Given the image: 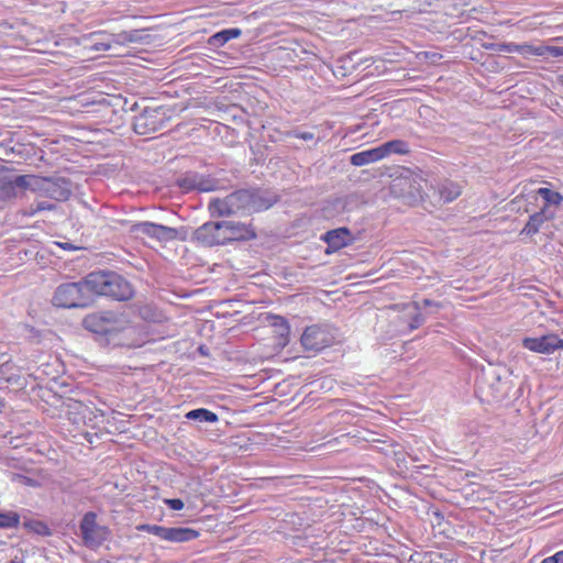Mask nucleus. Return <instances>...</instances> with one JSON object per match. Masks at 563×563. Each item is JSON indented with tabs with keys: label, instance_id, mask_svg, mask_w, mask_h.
I'll use <instances>...</instances> for the list:
<instances>
[{
	"label": "nucleus",
	"instance_id": "nucleus-1",
	"mask_svg": "<svg viewBox=\"0 0 563 563\" xmlns=\"http://www.w3.org/2000/svg\"><path fill=\"white\" fill-rule=\"evenodd\" d=\"M251 190H236L224 198H213L209 202L212 217H230L239 212L249 211Z\"/></svg>",
	"mask_w": 563,
	"mask_h": 563
},
{
	"label": "nucleus",
	"instance_id": "nucleus-2",
	"mask_svg": "<svg viewBox=\"0 0 563 563\" xmlns=\"http://www.w3.org/2000/svg\"><path fill=\"white\" fill-rule=\"evenodd\" d=\"M53 305L60 308H86L90 306L88 291L82 282L59 285L53 296Z\"/></svg>",
	"mask_w": 563,
	"mask_h": 563
},
{
	"label": "nucleus",
	"instance_id": "nucleus-3",
	"mask_svg": "<svg viewBox=\"0 0 563 563\" xmlns=\"http://www.w3.org/2000/svg\"><path fill=\"white\" fill-rule=\"evenodd\" d=\"M335 336L328 325H311L306 328L301 335V344L305 350L320 352L333 344Z\"/></svg>",
	"mask_w": 563,
	"mask_h": 563
},
{
	"label": "nucleus",
	"instance_id": "nucleus-4",
	"mask_svg": "<svg viewBox=\"0 0 563 563\" xmlns=\"http://www.w3.org/2000/svg\"><path fill=\"white\" fill-rule=\"evenodd\" d=\"M80 531L85 545L91 549L101 545L108 537V529L97 523L96 515L92 512H87L84 516Z\"/></svg>",
	"mask_w": 563,
	"mask_h": 563
},
{
	"label": "nucleus",
	"instance_id": "nucleus-5",
	"mask_svg": "<svg viewBox=\"0 0 563 563\" xmlns=\"http://www.w3.org/2000/svg\"><path fill=\"white\" fill-rule=\"evenodd\" d=\"M522 345L540 354H552L558 350H563V340L556 334L550 333L539 338H525Z\"/></svg>",
	"mask_w": 563,
	"mask_h": 563
},
{
	"label": "nucleus",
	"instance_id": "nucleus-6",
	"mask_svg": "<svg viewBox=\"0 0 563 563\" xmlns=\"http://www.w3.org/2000/svg\"><path fill=\"white\" fill-rule=\"evenodd\" d=\"M112 272H92L88 274L82 284L86 292L88 291L90 305L96 296H107Z\"/></svg>",
	"mask_w": 563,
	"mask_h": 563
},
{
	"label": "nucleus",
	"instance_id": "nucleus-7",
	"mask_svg": "<svg viewBox=\"0 0 563 563\" xmlns=\"http://www.w3.org/2000/svg\"><path fill=\"white\" fill-rule=\"evenodd\" d=\"M132 231L136 234L154 238L161 242H168L175 240L177 236L176 229L147 221L134 224Z\"/></svg>",
	"mask_w": 563,
	"mask_h": 563
},
{
	"label": "nucleus",
	"instance_id": "nucleus-8",
	"mask_svg": "<svg viewBox=\"0 0 563 563\" xmlns=\"http://www.w3.org/2000/svg\"><path fill=\"white\" fill-rule=\"evenodd\" d=\"M195 238L205 245H222L225 236L220 222H207L195 232Z\"/></svg>",
	"mask_w": 563,
	"mask_h": 563
},
{
	"label": "nucleus",
	"instance_id": "nucleus-9",
	"mask_svg": "<svg viewBox=\"0 0 563 563\" xmlns=\"http://www.w3.org/2000/svg\"><path fill=\"white\" fill-rule=\"evenodd\" d=\"M133 296V288L131 284L122 276L112 273L110 284L107 291V297H111L119 301H125Z\"/></svg>",
	"mask_w": 563,
	"mask_h": 563
},
{
	"label": "nucleus",
	"instance_id": "nucleus-10",
	"mask_svg": "<svg viewBox=\"0 0 563 563\" xmlns=\"http://www.w3.org/2000/svg\"><path fill=\"white\" fill-rule=\"evenodd\" d=\"M222 232L225 236L224 244L231 241L249 240L255 238V233L245 224L236 221H221Z\"/></svg>",
	"mask_w": 563,
	"mask_h": 563
},
{
	"label": "nucleus",
	"instance_id": "nucleus-11",
	"mask_svg": "<svg viewBox=\"0 0 563 563\" xmlns=\"http://www.w3.org/2000/svg\"><path fill=\"white\" fill-rule=\"evenodd\" d=\"M40 189L49 198L59 201L67 200L71 194L69 183L65 178H57L55 180L44 179Z\"/></svg>",
	"mask_w": 563,
	"mask_h": 563
},
{
	"label": "nucleus",
	"instance_id": "nucleus-12",
	"mask_svg": "<svg viewBox=\"0 0 563 563\" xmlns=\"http://www.w3.org/2000/svg\"><path fill=\"white\" fill-rule=\"evenodd\" d=\"M157 109H145L140 115L135 118L134 130L139 134H146L157 129Z\"/></svg>",
	"mask_w": 563,
	"mask_h": 563
},
{
	"label": "nucleus",
	"instance_id": "nucleus-13",
	"mask_svg": "<svg viewBox=\"0 0 563 563\" xmlns=\"http://www.w3.org/2000/svg\"><path fill=\"white\" fill-rule=\"evenodd\" d=\"M80 43L85 48L92 52L108 51L111 48V41L107 33L92 32L88 35H82Z\"/></svg>",
	"mask_w": 563,
	"mask_h": 563
},
{
	"label": "nucleus",
	"instance_id": "nucleus-14",
	"mask_svg": "<svg viewBox=\"0 0 563 563\" xmlns=\"http://www.w3.org/2000/svg\"><path fill=\"white\" fill-rule=\"evenodd\" d=\"M554 218V211L549 209L548 207H542L539 212L530 216L529 221L521 230V234L533 235L539 232L540 228L545 221H549Z\"/></svg>",
	"mask_w": 563,
	"mask_h": 563
},
{
	"label": "nucleus",
	"instance_id": "nucleus-15",
	"mask_svg": "<svg viewBox=\"0 0 563 563\" xmlns=\"http://www.w3.org/2000/svg\"><path fill=\"white\" fill-rule=\"evenodd\" d=\"M199 537V532L191 528L185 527H166L164 541L174 543H184L195 540Z\"/></svg>",
	"mask_w": 563,
	"mask_h": 563
},
{
	"label": "nucleus",
	"instance_id": "nucleus-16",
	"mask_svg": "<svg viewBox=\"0 0 563 563\" xmlns=\"http://www.w3.org/2000/svg\"><path fill=\"white\" fill-rule=\"evenodd\" d=\"M323 240L328 246L334 251L340 250L352 242V234L346 228H339L328 231Z\"/></svg>",
	"mask_w": 563,
	"mask_h": 563
},
{
	"label": "nucleus",
	"instance_id": "nucleus-17",
	"mask_svg": "<svg viewBox=\"0 0 563 563\" xmlns=\"http://www.w3.org/2000/svg\"><path fill=\"white\" fill-rule=\"evenodd\" d=\"M277 201L273 192L263 190H251V201L249 211H262L271 208Z\"/></svg>",
	"mask_w": 563,
	"mask_h": 563
},
{
	"label": "nucleus",
	"instance_id": "nucleus-18",
	"mask_svg": "<svg viewBox=\"0 0 563 563\" xmlns=\"http://www.w3.org/2000/svg\"><path fill=\"white\" fill-rule=\"evenodd\" d=\"M271 325L273 328L275 338H276V345L279 349L285 347L289 342V325L285 318L280 316H272L271 317Z\"/></svg>",
	"mask_w": 563,
	"mask_h": 563
},
{
	"label": "nucleus",
	"instance_id": "nucleus-19",
	"mask_svg": "<svg viewBox=\"0 0 563 563\" xmlns=\"http://www.w3.org/2000/svg\"><path fill=\"white\" fill-rule=\"evenodd\" d=\"M439 201L449 203L455 200L462 194V186L452 180H443L438 185Z\"/></svg>",
	"mask_w": 563,
	"mask_h": 563
},
{
	"label": "nucleus",
	"instance_id": "nucleus-20",
	"mask_svg": "<svg viewBox=\"0 0 563 563\" xmlns=\"http://www.w3.org/2000/svg\"><path fill=\"white\" fill-rule=\"evenodd\" d=\"M382 159L378 146L355 153L351 156L350 162L354 166H364Z\"/></svg>",
	"mask_w": 563,
	"mask_h": 563
},
{
	"label": "nucleus",
	"instance_id": "nucleus-21",
	"mask_svg": "<svg viewBox=\"0 0 563 563\" xmlns=\"http://www.w3.org/2000/svg\"><path fill=\"white\" fill-rule=\"evenodd\" d=\"M382 159L390 154H407L409 152L408 144L401 140H391L378 146Z\"/></svg>",
	"mask_w": 563,
	"mask_h": 563
},
{
	"label": "nucleus",
	"instance_id": "nucleus-22",
	"mask_svg": "<svg viewBox=\"0 0 563 563\" xmlns=\"http://www.w3.org/2000/svg\"><path fill=\"white\" fill-rule=\"evenodd\" d=\"M15 187L31 188L32 190H36L37 188L40 189L38 179L32 175L18 176L8 183L7 192L10 195L11 191H14Z\"/></svg>",
	"mask_w": 563,
	"mask_h": 563
},
{
	"label": "nucleus",
	"instance_id": "nucleus-23",
	"mask_svg": "<svg viewBox=\"0 0 563 563\" xmlns=\"http://www.w3.org/2000/svg\"><path fill=\"white\" fill-rule=\"evenodd\" d=\"M181 186L186 188L198 189L199 191H211L214 190L216 185L210 179H205L197 175L186 177L183 180Z\"/></svg>",
	"mask_w": 563,
	"mask_h": 563
},
{
	"label": "nucleus",
	"instance_id": "nucleus-24",
	"mask_svg": "<svg viewBox=\"0 0 563 563\" xmlns=\"http://www.w3.org/2000/svg\"><path fill=\"white\" fill-rule=\"evenodd\" d=\"M111 46L112 45H125L129 43H137L141 41L140 32L136 30L133 31H122L117 34H108Z\"/></svg>",
	"mask_w": 563,
	"mask_h": 563
},
{
	"label": "nucleus",
	"instance_id": "nucleus-25",
	"mask_svg": "<svg viewBox=\"0 0 563 563\" xmlns=\"http://www.w3.org/2000/svg\"><path fill=\"white\" fill-rule=\"evenodd\" d=\"M188 420H195L199 422H209L214 423L219 420L218 416L205 408L194 409L186 413L185 416Z\"/></svg>",
	"mask_w": 563,
	"mask_h": 563
},
{
	"label": "nucleus",
	"instance_id": "nucleus-26",
	"mask_svg": "<svg viewBox=\"0 0 563 563\" xmlns=\"http://www.w3.org/2000/svg\"><path fill=\"white\" fill-rule=\"evenodd\" d=\"M92 321H102L103 325H114L115 330L122 327V320L110 311L90 314L89 322L91 323Z\"/></svg>",
	"mask_w": 563,
	"mask_h": 563
},
{
	"label": "nucleus",
	"instance_id": "nucleus-27",
	"mask_svg": "<svg viewBox=\"0 0 563 563\" xmlns=\"http://www.w3.org/2000/svg\"><path fill=\"white\" fill-rule=\"evenodd\" d=\"M241 33L240 29H227L212 35L210 43L213 45H223L230 40L239 37Z\"/></svg>",
	"mask_w": 563,
	"mask_h": 563
},
{
	"label": "nucleus",
	"instance_id": "nucleus-28",
	"mask_svg": "<svg viewBox=\"0 0 563 563\" xmlns=\"http://www.w3.org/2000/svg\"><path fill=\"white\" fill-rule=\"evenodd\" d=\"M400 184H409V190L408 194L413 198H422V187L420 181L421 178H418L417 176L409 175L406 177H400L398 179Z\"/></svg>",
	"mask_w": 563,
	"mask_h": 563
},
{
	"label": "nucleus",
	"instance_id": "nucleus-29",
	"mask_svg": "<svg viewBox=\"0 0 563 563\" xmlns=\"http://www.w3.org/2000/svg\"><path fill=\"white\" fill-rule=\"evenodd\" d=\"M538 195L544 200V207H548L549 209H551V206H559L563 200L560 192L549 188H540L538 190Z\"/></svg>",
	"mask_w": 563,
	"mask_h": 563
},
{
	"label": "nucleus",
	"instance_id": "nucleus-30",
	"mask_svg": "<svg viewBox=\"0 0 563 563\" xmlns=\"http://www.w3.org/2000/svg\"><path fill=\"white\" fill-rule=\"evenodd\" d=\"M86 328L95 333H109L115 331L114 325H103L102 321L89 322V316L84 320Z\"/></svg>",
	"mask_w": 563,
	"mask_h": 563
},
{
	"label": "nucleus",
	"instance_id": "nucleus-31",
	"mask_svg": "<svg viewBox=\"0 0 563 563\" xmlns=\"http://www.w3.org/2000/svg\"><path fill=\"white\" fill-rule=\"evenodd\" d=\"M137 530L148 532L164 540L166 527L158 525H141L137 527Z\"/></svg>",
	"mask_w": 563,
	"mask_h": 563
},
{
	"label": "nucleus",
	"instance_id": "nucleus-32",
	"mask_svg": "<svg viewBox=\"0 0 563 563\" xmlns=\"http://www.w3.org/2000/svg\"><path fill=\"white\" fill-rule=\"evenodd\" d=\"M19 523V516L15 512L0 514V527L11 528Z\"/></svg>",
	"mask_w": 563,
	"mask_h": 563
},
{
	"label": "nucleus",
	"instance_id": "nucleus-33",
	"mask_svg": "<svg viewBox=\"0 0 563 563\" xmlns=\"http://www.w3.org/2000/svg\"><path fill=\"white\" fill-rule=\"evenodd\" d=\"M542 45L521 44V55L542 56Z\"/></svg>",
	"mask_w": 563,
	"mask_h": 563
},
{
	"label": "nucleus",
	"instance_id": "nucleus-34",
	"mask_svg": "<svg viewBox=\"0 0 563 563\" xmlns=\"http://www.w3.org/2000/svg\"><path fill=\"white\" fill-rule=\"evenodd\" d=\"M542 56L544 55H551L553 57L563 56V47L562 46H550V45H542Z\"/></svg>",
	"mask_w": 563,
	"mask_h": 563
},
{
	"label": "nucleus",
	"instance_id": "nucleus-35",
	"mask_svg": "<svg viewBox=\"0 0 563 563\" xmlns=\"http://www.w3.org/2000/svg\"><path fill=\"white\" fill-rule=\"evenodd\" d=\"M499 49L508 52V53H519V54H521V45L520 44L506 43V44L500 45Z\"/></svg>",
	"mask_w": 563,
	"mask_h": 563
},
{
	"label": "nucleus",
	"instance_id": "nucleus-36",
	"mask_svg": "<svg viewBox=\"0 0 563 563\" xmlns=\"http://www.w3.org/2000/svg\"><path fill=\"white\" fill-rule=\"evenodd\" d=\"M164 503L173 510H181L184 508V501L179 498L165 499Z\"/></svg>",
	"mask_w": 563,
	"mask_h": 563
},
{
	"label": "nucleus",
	"instance_id": "nucleus-37",
	"mask_svg": "<svg viewBox=\"0 0 563 563\" xmlns=\"http://www.w3.org/2000/svg\"><path fill=\"white\" fill-rule=\"evenodd\" d=\"M38 212H40V210H37L36 202L30 205L29 207H26L25 209L22 210V214L26 216V217H33V216H35Z\"/></svg>",
	"mask_w": 563,
	"mask_h": 563
},
{
	"label": "nucleus",
	"instance_id": "nucleus-38",
	"mask_svg": "<svg viewBox=\"0 0 563 563\" xmlns=\"http://www.w3.org/2000/svg\"><path fill=\"white\" fill-rule=\"evenodd\" d=\"M38 212H40V210H37L36 202L30 205L29 207H26L25 209L22 210V214L26 216V217H33V216H35Z\"/></svg>",
	"mask_w": 563,
	"mask_h": 563
},
{
	"label": "nucleus",
	"instance_id": "nucleus-39",
	"mask_svg": "<svg viewBox=\"0 0 563 563\" xmlns=\"http://www.w3.org/2000/svg\"><path fill=\"white\" fill-rule=\"evenodd\" d=\"M292 135L295 137L301 139L303 141H311V140L314 139V135L311 132H298V131H295V132H292Z\"/></svg>",
	"mask_w": 563,
	"mask_h": 563
},
{
	"label": "nucleus",
	"instance_id": "nucleus-40",
	"mask_svg": "<svg viewBox=\"0 0 563 563\" xmlns=\"http://www.w3.org/2000/svg\"><path fill=\"white\" fill-rule=\"evenodd\" d=\"M36 205L40 212L45 210H53L55 208V205L48 201H36Z\"/></svg>",
	"mask_w": 563,
	"mask_h": 563
},
{
	"label": "nucleus",
	"instance_id": "nucleus-41",
	"mask_svg": "<svg viewBox=\"0 0 563 563\" xmlns=\"http://www.w3.org/2000/svg\"><path fill=\"white\" fill-rule=\"evenodd\" d=\"M556 563H563V550L552 555Z\"/></svg>",
	"mask_w": 563,
	"mask_h": 563
},
{
	"label": "nucleus",
	"instance_id": "nucleus-42",
	"mask_svg": "<svg viewBox=\"0 0 563 563\" xmlns=\"http://www.w3.org/2000/svg\"><path fill=\"white\" fill-rule=\"evenodd\" d=\"M423 321V319L421 318L420 314H417V317L415 318V323L411 324V328H417L419 324H421Z\"/></svg>",
	"mask_w": 563,
	"mask_h": 563
},
{
	"label": "nucleus",
	"instance_id": "nucleus-43",
	"mask_svg": "<svg viewBox=\"0 0 563 563\" xmlns=\"http://www.w3.org/2000/svg\"><path fill=\"white\" fill-rule=\"evenodd\" d=\"M19 479L23 483V484H26V485H33V481L31 478H27V477H24V476H18Z\"/></svg>",
	"mask_w": 563,
	"mask_h": 563
},
{
	"label": "nucleus",
	"instance_id": "nucleus-44",
	"mask_svg": "<svg viewBox=\"0 0 563 563\" xmlns=\"http://www.w3.org/2000/svg\"><path fill=\"white\" fill-rule=\"evenodd\" d=\"M541 563H556L554 559L551 556H548L541 561Z\"/></svg>",
	"mask_w": 563,
	"mask_h": 563
},
{
	"label": "nucleus",
	"instance_id": "nucleus-45",
	"mask_svg": "<svg viewBox=\"0 0 563 563\" xmlns=\"http://www.w3.org/2000/svg\"><path fill=\"white\" fill-rule=\"evenodd\" d=\"M423 305H424V306H430V305H431V301H430V300H428V299H424V300H423Z\"/></svg>",
	"mask_w": 563,
	"mask_h": 563
},
{
	"label": "nucleus",
	"instance_id": "nucleus-46",
	"mask_svg": "<svg viewBox=\"0 0 563 563\" xmlns=\"http://www.w3.org/2000/svg\"><path fill=\"white\" fill-rule=\"evenodd\" d=\"M10 563H23V561H18L16 559H12Z\"/></svg>",
	"mask_w": 563,
	"mask_h": 563
}]
</instances>
